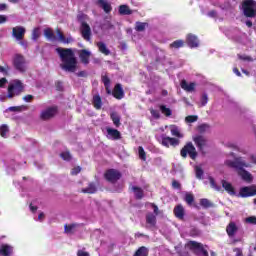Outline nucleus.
Wrapping results in <instances>:
<instances>
[{
	"label": "nucleus",
	"mask_w": 256,
	"mask_h": 256,
	"mask_svg": "<svg viewBox=\"0 0 256 256\" xmlns=\"http://www.w3.org/2000/svg\"><path fill=\"white\" fill-rule=\"evenodd\" d=\"M195 171L197 179H201L203 177V169H201L199 166H196Z\"/></svg>",
	"instance_id": "nucleus-52"
},
{
	"label": "nucleus",
	"mask_w": 256,
	"mask_h": 256,
	"mask_svg": "<svg viewBox=\"0 0 256 256\" xmlns=\"http://www.w3.org/2000/svg\"><path fill=\"white\" fill-rule=\"evenodd\" d=\"M209 101V97L207 96V94H203L201 97V106L205 107V105H207Z\"/></svg>",
	"instance_id": "nucleus-53"
},
{
	"label": "nucleus",
	"mask_w": 256,
	"mask_h": 256,
	"mask_svg": "<svg viewBox=\"0 0 256 256\" xmlns=\"http://www.w3.org/2000/svg\"><path fill=\"white\" fill-rule=\"evenodd\" d=\"M245 223H248L249 225H256V217L250 216L245 218Z\"/></svg>",
	"instance_id": "nucleus-51"
},
{
	"label": "nucleus",
	"mask_w": 256,
	"mask_h": 256,
	"mask_svg": "<svg viewBox=\"0 0 256 256\" xmlns=\"http://www.w3.org/2000/svg\"><path fill=\"white\" fill-rule=\"evenodd\" d=\"M119 13L120 15H131L133 13V10L129 9V6L127 5H121L119 7Z\"/></svg>",
	"instance_id": "nucleus-33"
},
{
	"label": "nucleus",
	"mask_w": 256,
	"mask_h": 256,
	"mask_svg": "<svg viewBox=\"0 0 256 256\" xmlns=\"http://www.w3.org/2000/svg\"><path fill=\"white\" fill-rule=\"evenodd\" d=\"M77 231V224H69L65 226L66 235H73Z\"/></svg>",
	"instance_id": "nucleus-32"
},
{
	"label": "nucleus",
	"mask_w": 256,
	"mask_h": 256,
	"mask_svg": "<svg viewBox=\"0 0 256 256\" xmlns=\"http://www.w3.org/2000/svg\"><path fill=\"white\" fill-rule=\"evenodd\" d=\"M56 52L60 55L62 63L60 64L61 69L65 71V48H56Z\"/></svg>",
	"instance_id": "nucleus-29"
},
{
	"label": "nucleus",
	"mask_w": 256,
	"mask_h": 256,
	"mask_svg": "<svg viewBox=\"0 0 256 256\" xmlns=\"http://www.w3.org/2000/svg\"><path fill=\"white\" fill-rule=\"evenodd\" d=\"M221 183H222L223 189H225V191H227L229 195H235V188H233V185H231V183H229L226 180H222Z\"/></svg>",
	"instance_id": "nucleus-26"
},
{
	"label": "nucleus",
	"mask_w": 256,
	"mask_h": 256,
	"mask_svg": "<svg viewBox=\"0 0 256 256\" xmlns=\"http://www.w3.org/2000/svg\"><path fill=\"white\" fill-rule=\"evenodd\" d=\"M110 117H111L115 127L121 126V116H119V114H117V112H112L110 114Z\"/></svg>",
	"instance_id": "nucleus-30"
},
{
	"label": "nucleus",
	"mask_w": 256,
	"mask_h": 256,
	"mask_svg": "<svg viewBox=\"0 0 256 256\" xmlns=\"http://www.w3.org/2000/svg\"><path fill=\"white\" fill-rule=\"evenodd\" d=\"M239 231V226L235 222H230L226 227V233L230 237H235V234Z\"/></svg>",
	"instance_id": "nucleus-18"
},
{
	"label": "nucleus",
	"mask_w": 256,
	"mask_h": 256,
	"mask_svg": "<svg viewBox=\"0 0 256 256\" xmlns=\"http://www.w3.org/2000/svg\"><path fill=\"white\" fill-rule=\"evenodd\" d=\"M211 129L209 124H201L197 127L198 133H207Z\"/></svg>",
	"instance_id": "nucleus-39"
},
{
	"label": "nucleus",
	"mask_w": 256,
	"mask_h": 256,
	"mask_svg": "<svg viewBox=\"0 0 256 256\" xmlns=\"http://www.w3.org/2000/svg\"><path fill=\"white\" fill-rule=\"evenodd\" d=\"M104 177L109 181V183H117V181L121 179V172H119V170L110 169L106 171Z\"/></svg>",
	"instance_id": "nucleus-9"
},
{
	"label": "nucleus",
	"mask_w": 256,
	"mask_h": 256,
	"mask_svg": "<svg viewBox=\"0 0 256 256\" xmlns=\"http://www.w3.org/2000/svg\"><path fill=\"white\" fill-rule=\"evenodd\" d=\"M187 247L195 253V255L198 256H209V252H207V249L203 244L195 241H190L187 244Z\"/></svg>",
	"instance_id": "nucleus-7"
},
{
	"label": "nucleus",
	"mask_w": 256,
	"mask_h": 256,
	"mask_svg": "<svg viewBox=\"0 0 256 256\" xmlns=\"http://www.w3.org/2000/svg\"><path fill=\"white\" fill-rule=\"evenodd\" d=\"M181 88L184 91H187L188 93H192V91H195V83L191 82V83H187V80H182L181 81Z\"/></svg>",
	"instance_id": "nucleus-23"
},
{
	"label": "nucleus",
	"mask_w": 256,
	"mask_h": 256,
	"mask_svg": "<svg viewBox=\"0 0 256 256\" xmlns=\"http://www.w3.org/2000/svg\"><path fill=\"white\" fill-rule=\"evenodd\" d=\"M33 99H35V96H33L31 94L25 95L23 97V101H25V103H31V101H33Z\"/></svg>",
	"instance_id": "nucleus-54"
},
{
	"label": "nucleus",
	"mask_w": 256,
	"mask_h": 256,
	"mask_svg": "<svg viewBox=\"0 0 256 256\" xmlns=\"http://www.w3.org/2000/svg\"><path fill=\"white\" fill-rule=\"evenodd\" d=\"M3 23H7V16L0 15V25H3Z\"/></svg>",
	"instance_id": "nucleus-63"
},
{
	"label": "nucleus",
	"mask_w": 256,
	"mask_h": 256,
	"mask_svg": "<svg viewBox=\"0 0 256 256\" xmlns=\"http://www.w3.org/2000/svg\"><path fill=\"white\" fill-rule=\"evenodd\" d=\"M77 77H87V71H80L74 73Z\"/></svg>",
	"instance_id": "nucleus-61"
},
{
	"label": "nucleus",
	"mask_w": 256,
	"mask_h": 256,
	"mask_svg": "<svg viewBox=\"0 0 256 256\" xmlns=\"http://www.w3.org/2000/svg\"><path fill=\"white\" fill-rule=\"evenodd\" d=\"M80 33L85 41H91V26L86 22H82L80 26Z\"/></svg>",
	"instance_id": "nucleus-12"
},
{
	"label": "nucleus",
	"mask_w": 256,
	"mask_h": 256,
	"mask_svg": "<svg viewBox=\"0 0 256 256\" xmlns=\"http://www.w3.org/2000/svg\"><path fill=\"white\" fill-rule=\"evenodd\" d=\"M25 87L21 80H16L14 83L8 86V99H13L15 95H20L23 93Z\"/></svg>",
	"instance_id": "nucleus-5"
},
{
	"label": "nucleus",
	"mask_w": 256,
	"mask_h": 256,
	"mask_svg": "<svg viewBox=\"0 0 256 256\" xmlns=\"http://www.w3.org/2000/svg\"><path fill=\"white\" fill-rule=\"evenodd\" d=\"M9 66L6 65V66H0V73H3V75H9Z\"/></svg>",
	"instance_id": "nucleus-55"
},
{
	"label": "nucleus",
	"mask_w": 256,
	"mask_h": 256,
	"mask_svg": "<svg viewBox=\"0 0 256 256\" xmlns=\"http://www.w3.org/2000/svg\"><path fill=\"white\" fill-rule=\"evenodd\" d=\"M184 201H186L188 205H192L193 201H195V197L191 193H186Z\"/></svg>",
	"instance_id": "nucleus-43"
},
{
	"label": "nucleus",
	"mask_w": 256,
	"mask_h": 256,
	"mask_svg": "<svg viewBox=\"0 0 256 256\" xmlns=\"http://www.w3.org/2000/svg\"><path fill=\"white\" fill-rule=\"evenodd\" d=\"M93 105H94L95 109H101V107H103V102L101 101V96L95 95L93 97Z\"/></svg>",
	"instance_id": "nucleus-34"
},
{
	"label": "nucleus",
	"mask_w": 256,
	"mask_h": 256,
	"mask_svg": "<svg viewBox=\"0 0 256 256\" xmlns=\"http://www.w3.org/2000/svg\"><path fill=\"white\" fill-rule=\"evenodd\" d=\"M113 97H115V99H123V97H125V92L123 91L121 84H116L114 87Z\"/></svg>",
	"instance_id": "nucleus-22"
},
{
	"label": "nucleus",
	"mask_w": 256,
	"mask_h": 256,
	"mask_svg": "<svg viewBox=\"0 0 256 256\" xmlns=\"http://www.w3.org/2000/svg\"><path fill=\"white\" fill-rule=\"evenodd\" d=\"M242 9L245 17H256V2L254 0H244Z\"/></svg>",
	"instance_id": "nucleus-4"
},
{
	"label": "nucleus",
	"mask_w": 256,
	"mask_h": 256,
	"mask_svg": "<svg viewBox=\"0 0 256 256\" xmlns=\"http://www.w3.org/2000/svg\"><path fill=\"white\" fill-rule=\"evenodd\" d=\"M172 187H173V189H181V183H179V181H177V180H173Z\"/></svg>",
	"instance_id": "nucleus-58"
},
{
	"label": "nucleus",
	"mask_w": 256,
	"mask_h": 256,
	"mask_svg": "<svg viewBox=\"0 0 256 256\" xmlns=\"http://www.w3.org/2000/svg\"><path fill=\"white\" fill-rule=\"evenodd\" d=\"M73 156L68 151L65 152V161H72Z\"/></svg>",
	"instance_id": "nucleus-62"
},
{
	"label": "nucleus",
	"mask_w": 256,
	"mask_h": 256,
	"mask_svg": "<svg viewBox=\"0 0 256 256\" xmlns=\"http://www.w3.org/2000/svg\"><path fill=\"white\" fill-rule=\"evenodd\" d=\"M138 155L142 161H147V154L145 153V149H143L142 146L138 147Z\"/></svg>",
	"instance_id": "nucleus-41"
},
{
	"label": "nucleus",
	"mask_w": 256,
	"mask_h": 256,
	"mask_svg": "<svg viewBox=\"0 0 256 256\" xmlns=\"http://www.w3.org/2000/svg\"><path fill=\"white\" fill-rule=\"evenodd\" d=\"M80 61L83 65H89V59L91 57V51L83 49L79 53Z\"/></svg>",
	"instance_id": "nucleus-17"
},
{
	"label": "nucleus",
	"mask_w": 256,
	"mask_h": 256,
	"mask_svg": "<svg viewBox=\"0 0 256 256\" xmlns=\"http://www.w3.org/2000/svg\"><path fill=\"white\" fill-rule=\"evenodd\" d=\"M25 27L23 26H16L12 29V35L13 37H15V39H17V41H21L23 40V38L25 37Z\"/></svg>",
	"instance_id": "nucleus-13"
},
{
	"label": "nucleus",
	"mask_w": 256,
	"mask_h": 256,
	"mask_svg": "<svg viewBox=\"0 0 256 256\" xmlns=\"http://www.w3.org/2000/svg\"><path fill=\"white\" fill-rule=\"evenodd\" d=\"M55 115H57V107H49L41 112L40 119L42 121H48V119H53Z\"/></svg>",
	"instance_id": "nucleus-10"
},
{
	"label": "nucleus",
	"mask_w": 256,
	"mask_h": 256,
	"mask_svg": "<svg viewBox=\"0 0 256 256\" xmlns=\"http://www.w3.org/2000/svg\"><path fill=\"white\" fill-rule=\"evenodd\" d=\"M153 211H154V215L157 217V215H159V207H157V205L155 204H150Z\"/></svg>",
	"instance_id": "nucleus-59"
},
{
	"label": "nucleus",
	"mask_w": 256,
	"mask_h": 256,
	"mask_svg": "<svg viewBox=\"0 0 256 256\" xmlns=\"http://www.w3.org/2000/svg\"><path fill=\"white\" fill-rule=\"evenodd\" d=\"M82 193H88L93 194L97 193V186H95V183H90L87 188H83L81 190Z\"/></svg>",
	"instance_id": "nucleus-31"
},
{
	"label": "nucleus",
	"mask_w": 256,
	"mask_h": 256,
	"mask_svg": "<svg viewBox=\"0 0 256 256\" xmlns=\"http://www.w3.org/2000/svg\"><path fill=\"white\" fill-rule=\"evenodd\" d=\"M106 131L108 139H121V132H119V130L113 128H106Z\"/></svg>",
	"instance_id": "nucleus-20"
},
{
	"label": "nucleus",
	"mask_w": 256,
	"mask_h": 256,
	"mask_svg": "<svg viewBox=\"0 0 256 256\" xmlns=\"http://www.w3.org/2000/svg\"><path fill=\"white\" fill-rule=\"evenodd\" d=\"M102 82L104 84V87H106V89H108V87H110L111 85V80L107 75L102 76Z\"/></svg>",
	"instance_id": "nucleus-49"
},
{
	"label": "nucleus",
	"mask_w": 256,
	"mask_h": 256,
	"mask_svg": "<svg viewBox=\"0 0 256 256\" xmlns=\"http://www.w3.org/2000/svg\"><path fill=\"white\" fill-rule=\"evenodd\" d=\"M148 255V251H147V247L142 246L140 247L133 256H147Z\"/></svg>",
	"instance_id": "nucleus-38"
},
{
	"label": "nucleus",
	"mask_w": 256,
	"mask_h": 256,
	"mask_svg": "<svg viewBox=\"0 0 256 256\" xmlns=\"http://www.w3.org/2000/svg\"><path fill=\"white\" fill-rule=\"evenodd\" d=\"M97 5L101 7L105 11V13H111V4L107 2V0H98Z\"/></svg>",
	"instance_id": "nucleus-25"
},
{
	"label": "nucleus",
	"mask_w": 256,
	"mask_h": 256,
	"mask_svg": "<svg viewBox=\"0 0 256 256\" xmlns=\"http://www.w3.org/2000/svg\"><path fill=\"white\" fill-rule=\"evenodd\" d=\"M238 58H239L241 61H248V62H253V61H255V59H253V57L247 56V55H238Z\"/></svg>",
	"instance_id": "nucleus-50"
},
{
	"label": "nucleus",
	"mask_w": 256,
	"mask_h": 256,
	"mask_svg": "<svg viewBox=\"0 0 256 256\" xmlns=\"http://www.w3.org/2000/svg\"><path fill=\"white\" fill-rule=\"evenodd\" d=\"M225 165L227 167H231L232 169H237L238 175L243 179V181H247L248 183H251L253 181V176L248 171L244 170V168L251 167V162L245 161L243 157L235 158L234 161L227 160L225 162Z\"/></svg>",
	"instance_id": "nucleus-1"
},
{
	"label": "nucleus",
	"mask_w": 256,
	"mask_h": 256,
	"mask_svg": "<svg viewBox=\"0 0 256 256\" xmlns=\"http://www.w3.org/2000/svg\"><path fill=\"white\" fill-rule=\"evenodd\" d=\"M23 109H27V106H11L8 108V111H12V112H21L23 111Z\"/></svg>",
	"instance_id": "nucleus-46"
},
{
	"label": "nucleus",
	"mask_w": 256,
	"mask_h": 256,
	"mask_svg": "<svg viewBox=\"0 0 256 256\" xmlns=\"http://www.w3.org/2000/svg\"><path fill=\"white\" fill-rule=\"evenodd\" d=\"M147 27V23L143 22H136V31H145V28Z\"/></svg>",
	"instance_id": "nucleus-48"
},
{
	"label": "nucleus",
	"mask_w": 256,
	"mask_h": 256,
	"mask_svg": "<svg viewBox=\"0 0 256 256\" xmlns=\"http://www.w3.org/2000/svg\"><path fill=\"white\" fill-rule=\"evenodd\" d=\"M256 195V187L255 186H245L242 187L239 191V196L240 197H253Z\"/></svg>",
	"instance_id": "nucleus-11"
},
{
	"label": "nucleus",
	"mask_w": 256,
	"mask_h": 256,
	"mask_svg": "<svg viewBox=\"0 0 256 256\" xmlns=\"http://www.w3.org/2000/svg\"><path fill=\"white\" fill-rule=\"evenodd\" d=\"M170 131H171V135H173V137H178V139H183L184 135H183V133H181V130L176 125H171Z\"/></svg>",
	"instance_id": "nucleus-27"
},
{
	"label": "nucleus",
	"mask_w": 256,
	"mask_h": 256,
	"mask_svg": "<svg viewBox=\"0 0 256 256\" xmlns=\"http://www.w3.org/2000/svg\"><path fill=\"white\" fill-rule=\"evenodd\" d=\"M150 113L152 115V117L154 119H159V117H161V114L159 113V111L155 110V109H151Z\"/></svg>",
	"instance_id": "nucleus-56"
},
{
	"label": "nucleus",
	"mask_w": 256,
	"mask_h": 256,
	"mask_svg": "<svg viewBox=\"0 0 256 256\" xmlns=\"http://www.w3.org/2000/svg\"><path fill=\"white\" fill-rule=\"evenodd\" d=\"M79 173H81V167L80 166L74 167L71 170V175H79Z\"/></svg>",
	"instance_id": "nucleus-57"
},
{
	"label": "nucleus",
	"mask_w": 256,
	"mask_h": 256,
	"mask_svg": "<svg viewBox=\"0 0 256 256\" xmlns=\"http://www.w3.org/2000/svg\"><path fill=\"white\" fill-rule=\"evenodd\" d=\"M157 225V216L153 213L146 214V229H153Z\"/></svg>",
	"instance_id": "nucleus-15"
},
{
	"label": "nucleus",
	"mask_w": 256,
	"mask_h": 256,
	"mask_svg": "<svg viewBox=\"0 0 256 256\" xmlns=\"http://www.w3.org/2000/svg\"><path fill=\"white\" fill-rule=\"evenodd\" d=\"M65 71L68 73H77L79 71V62L71 48L65 49Z\"/></svg>",
	"instance_id": "nucleus-2"
},
{
	"label": "nucleus",
	"mask_w": 256,
	"mask_h": 256,
	"mask_svg": "<svg viewBox=\"0 0 256 256\" xmlns=\"http://www.w3.org/2000/svg\"><path fill=\"white\" fill-rule=\"evenodd\" d=\"M193 141L200 151H203V147H207V138L202 135L194 136Z\"/></svg>",
	"instance_id": "nucleus-14"
},
{
	"label": "nucleus",
	"mask_w": 256,
	"mask_h": 256,
	"mask_svg": "<svg viewBox=\"0 0 256 256\" xmlns=\"http://www.w3.org/2000/svg\"><path fill=\"white\" fill-rule=\"evenodd\" d=\"M96 45L100 53H103V55H111V51L109 50V48H107V44H105L104 42H97Z\"/></svg>",
	"instance_id": "nucleus-28"
},
{
	"label": "nucleus",
	"mask_w": 256,
	"mask_h": 256,
	"mask_svg": "<svg viewBox=\"0 0 256 256\" xmlns=\"http://www.w3.org/2000/svg\"><path fill=\"white\" fill-rule=\"evenodd\" d=\"M44 37L48 40V41H61V43H65V34H63V32H61L60 29L56 30V35H55V31H53V29L51 28H46L44 29Z\"/></svg>",
	"instance_id": "nucleus-3"
},
{
	"label": "nucleus",
	"mask_w": 256,
	"mask_h": 256,
	"mask_svg": "<svg viewBox=\"0 0 256 256\" xmlns=\"http://www.w3.org/2000/svg\"><path fill=\"white\" fill-rule=\"evenodd\" d=\"M25 56L21 54H16L13 58V66L16 71L20 73H25L27 71V67L25 66Z\"/></svg>",
	"instance_id": "nucleus-8"
},
{
	"label": "nucleus",
	"mask_w": 256,
	"mask_h": 256,
	"mask_svg": "<svg viewBox=\"0 0 256 256\" xmlns=\"http://www.w3.org/2000/svg\"><path fill=\"white\" fill-rule=\"evenodd\" d=\"M160 111L163 115H165L166 117H171L172 115V111L171 108H167V106L165 105H160Z\"/></svg>",
	"instance_id": "nucleus-36"
},
{
	"label": "nucleus",
	"mask_w": 256,
	"mask_h": 256,
	"mask_svg": "<svg viewBox=\"0 0 256 256\" xmlns=\"http://www.w3.org/2000/svg\"><path fill=\"white\" fill-rule=\"evenodd\" d=\"M40 37H41V28L40 27L34 28L32 31L33 41H37V39H39Z\"/></svg>",
	"instance_id": "nucleus-37"
},
{
	"label": "nucleus",
	"mask_w": 256,
	"mask_h": 256,
	"mask_svg": "<svg viewBox=\"0 0 256 256\" xmlns=\"http://www.w3.org/2000/svg\"><path fill=\"white\" fill-rule=\"evenodd\" d=\"M132 190L134 191V195L136 197V199H143V189L134 186L132 187Z\"/></svg>",
	"instance_id": "nucleus-35"
},
{
	"label": "nucleus",
	"mask_w": 256,
	"mask_h": 256,
	"mask_svg": "<svg viewBox=\"0 0 256 256\" xmlns=\"http://www.w3.org/2000/svg\"><path fill=\"white\" fill-rule=\"evenodd\" d=\"M186 43L188 47H191L192 49L195 47H199V39L193 34H188Z\"/></svg>",
	"instance_id": "nucleus-19"
},
{
	"label": "nucleus",
	"mask_w": 256,
	"mask_h": 256,
	"mask_svg": "<svg viewBox=\"0 0 256 256\" xmlns=\"http://www.w3.org/2000/svg\"><path fill=\"white\" fill-rule=\"evenodd\" d=\"M199 116L197 115H189L185 118V122L186 123H195L196 121H198Z\"/></svg>",
	"instance_id": "nucleus-47"
},
{
	"label": "nucleus",
	"mask_w": 256,
	"mask_h": 256,
	"mask_svg": "<svg viewBox=\"0 0 256 256\" xmlns=\"http://www.w3.org/2000/svg\"><path fill=\"white\" fill-rule=\"evenodd\" d=\"M180 155L183 159H187V155H189V157L195 161V159H197V149L193 145V142L186 143V145L181 149Z\"/></svg>",
	"instance_id": "nucleus-6"
},
{
	"label": "nucleus",
	"mask_w": 256,
	"mask_h": 256,
	"mask_svg": "<svg viewBox=\"0 0 256 256\" xmlns=\"http://www.w3.org/2000/svg\"><path fill=\"white\" fill-rule=\"evenodd\" d=\"M174 215H175V217H177V219H180L181 221H183V219H185V208H183V205L178 204L174 208Z\"/></svg>",
	"instance_id": "nucleus-21"
},
{
	"label": "nucleus",
	"mask_w": 256,
	"mask_h": 256,
	"mask_svg": "<svg viewBox=\"0 0 256 256\" xmlns=\"http://www.w3.org/2000/svg\"><path fill=\"white\" fill-rule=\"evenodd\" d=\"M7 133H9V127L6 124H3L0 127V135H1V137H7Z\"/></svg>",
	"instance_id": "nucleus-45"
},
{
	"label": "nucleus",
	"mask_w": 256,
	"mask_h": 256,
	"mask_svg": "<svg viewBox=\"0 0 256 256\" xmlns=\"http://www.w3.org/2000/svg\"><path fill=\"white\" fill-rule=\"evenodd\" d=\"M77 255H78V256H90V255H89V252H85V251H83V250H79V251L77 252Z\"/></svg>",
	"instance_id": "nucleus-64"
},
{
	"label": "nucleus",
	"mask_w": 256,
	"mask_h": 256,
	"mask_svg": "<svg viewBox=\"0 0 256 256\" xmlns=\"http://www.w3.org/2000/svg\"><path fill=\"white\" fill-rule=\"evenodd\" d=\"M181 143V141L177 138H171V137H163L162 138V145L164 147H169L170 145L172 147H177Z\"/></svg>",
	"instance_id": "nucleus-16"
},
{
	"label": "nucleus",
	"mask_w": 256,
	"mask_h": 256,
	"mask_svg": "<svg viewBox=\"0 0 256 256\" xmlns=\"http://www.w3.org/2000/svg\"><path fill=\"white\" fill-rule=\"evenodd\" d=\"M200 205L204 207L205 209H209V207H212L213 204H211V201L207 198H203L200 200Z\"/></svg>",
	"instance_id": "nucleus-42"
},
{
	"label": "nucleus",
	"mask_w": 256,
	"mask_h": 256,
	"mask_svg": "<svg viewBox=\"0 0 256 256\" xmlns=\"http://www.w3.org/2000/svg\"><path fill=\"white\" fill-rule=\"evenodd\" d=\"M209 181H210V185L212 187V189H215V191H222L221 186L217 185V183H215V179H213V177H209Z\"/></svg>",
	"instance_id": "nucleus-44"
},
{
	"label": "nucleus",
	"mask_w": 256,
	"mask_h": 256,
	"mask_svg": "<svg viewBox=\"0 0 256 256\" xmlns=\"http://www.w3.org/2000/svg\"><path fill=\"white\" fill-rule=\"evenodd\" d=\"M56 90L63 91V82L61 81L56 82Z\"/></svg>",
	"instance_id": "nucleus-60"
},
{
	"label": "nucleus",
	"mask_w": 256,
	"mask_h": 256,
	"mask_svg": "<svg viewBox=\"0 0 256 256\" xmlns=\"http://www.w3.org/2000/svg\"><path fill=\"white\" fill-rule=\"evenodd\" d=\"M184 42L183 40H176L172 44H170L171 49H181L183 47Z\"/></svg>",
	"instance_id": "nucleus-40"
},
{
	"label": "nucleus",
	"mask_w": 256,
	"mask_h": 256,
	"mask_svg": "<svg viewBox=\"0 0 256 256\" xmlns=\"http://www.w3.org/2000/svg\"><path fill=\"white\" fill-rule=\"evenodd\" d=\"M12 253H13V247L9 246V244H3L0 247V255L11 256Z\"/></svg>",
	"instance_id": "nucleus-24"
}]
</instances>
